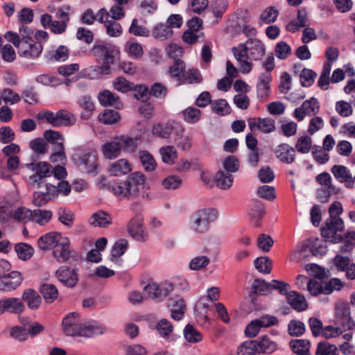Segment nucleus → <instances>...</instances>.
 Instances as JSON below:
<instances>
[{
    "label": "nucleus",
    "instance_id": "nucleus-1",
    "mask_svg": "<svg viewBox=\"0 0 355 355\" xmlns=\"http://www.w3.org/2000/svg\"><path fill=\"white\" fill-rule=\"evenodd\" d=\"M236 60L239 63L242 73H248L252 68L248 52L254 60L261 59L265 54L263 44L258 39H249L245 43L240 44L237 47L232 48Z\"/></svg>",
    "mask_w": 355,
    "mask_h": 355
},
{
    "label": "nucleus",
    "instance_id": "nucleus-2",
    "mask_svg": "<svg viewBox=\"0 0 355 355\" xmlns=\"http://www.w3.org/2000/svg\"><path fill=\"white\" fill-rule=\"evenodd\" d=\"M146 176L141 172L131 173L126 180L110 186L101 182L99 187L102 189L112 190L119 198H134L139 195L141 190L144 189Z\"/></svg>",
    "mask_w": 355,
    "mask_h": 355
},
{
    "label": "nucleus",
    "instance_id": "nucleus-3",
    "mask_svg": "<svg viewBox=\"0 0 355 355\" xmlns=\"http://www.w3.org/2000/svg\"><path fill=\"white\" fill-rule=\"evenodd\" d=\"M94 53L101 58L103 64L101 66H91L87 69L88 76L94 78L100 75L110 73V65L114 62L115 58L119 55V49L112 44L95 45L93 48Z\"/></svg>",
    "mask_w": 355,
    "mask_h": 355
},
{
    "label": "nucleus",
    "instance_id": "nucleus-4",
    "mask_svg": "<svg viewBox=\"0 0 355 355\" xmlns=\"http://www.w3.org/2000/svg\"><path fill=\"white\" fill-rule=\"evenodd\" d=\"M5 38L18 49L19 53L28 58H37L42 51V46L39 42H35L33 39L21 41L19 35L12 31H8Z\"/></svg>",
    "mask_w": 355,
    "mask_h": 355
},
{
    "label": "nucleus",
    "instance_id": "nucleus-5",
    "mask_svg": "<svg viewBox=\"0 0 355 355\" xmlns=\"http://www.w3.org/2000/svg\"><path fill=\"white\" fill-rule=\"evenodd\" d=\"M218 217V211L214 208H203L195 211L189 218V227L194 232H207L210 224Z\"/></svg>",
    "mask_w": 355,
    "mask_h": 355
},
{
    "label": "nucleus",
    "instance_id": "nucleus-6",
    "mask_svg": "<svg viewBox=\"0 0 355 355\" xmlns=\"http://www.w3.org/2000/svg\"><path fill=\"white\" fill-rule=\"evenodd\" d=\"M37 118L44 120L53 127L71 126L76 122V116L66 110H60L56 112L46 111L37 114Z\"/></svg>",
    "mask_w": 355,
    "mask_h": 355
},
{
    "label": "nucleus",
    "instance_id": "nucleus-7",
    "mask_svg": "<svg viewBox=\"0 0 355 355\" xmlns=\"http://www.w3.org/2000/svg\"><path fill=\"white\" fill-rule=\"evenodd\" d=\"M344 230V223L339 217L329 218L321 230L322 235L326 239L327 241L333 243H338L343 241V236L336 234L338 232H342Z\"/></svg>",
    "mask_w": 355,
    "mask_h": 355
},
{
    "label": "nucleus",
    "instance_id": "nucleus-8",
    "mask_svg": "<svg viewBox=\"0 0 355 355\" xmlns=\"http://www.w3.org/2000/svg\"><path fill=\"white\" fill-rule=\"evenodd\" d=\"M335 311L336 321L338 324L345 329L355 328V323L351 317L350 307L347 302H338L335 305Z\"/></svg>",
    "mask_w": 355,
    "mask_h": 355
},
{
    "label": "nucleus",
    "instance_id": "nucleus-9",
    "mask_svg": "<svg viewBox=\"0 0 355 355\" xmlns=\"http://www.w3.org/2000/svg\"><path fill=\"white\" fill-rule=\"evenodd\" d=\"M144 290L148 298L159 302L171 293V284L166 281L160 284L153 282L147 284Z\"/></svg>",
    "mask_w": 355,
    "mask_h": 355
},
{
    "label": "nucleus",
    "instance_id": "nucleus-10",
    "mask_svg": "<svg viewBox=\"0 0 355 355\" xmlns=\"http://www.w3.org/2000/svg\"><path fill=\"white\" fill-rule=\"evenodd\" d=\"M316 181L324 188L318 191V198L322 202H327L331 195L336 193V188L332 184V178L329 173L323 172L316 176Z\"/></svg>",
    "mask_w": 355,
    "mask_h": 355
},
{
    "label": "nucleus",
    "instance_id": "nucleus-11",
    "mask_svg": "<svg viewBox=\"0 0 355 355\" xmlns=\"http://www.w3.org/2000/svg\"><path fill=\"white\" fill-rule=\"evenodd\" d=\"M320 111V103L315 97L303 102L302 105L295 108L294 116L299 121L304 120L305 116H315Z\"/></svg>",
    "mask_w": 355,
    "mask_h": 355
},
{
    "label": "nucleus",
    "instance_id": "nucleus-12",
    "mask_svg": "<svg viewBox=\"0 0 355 355\" xmlns=\"http://www.w3.org/2000/svg\"><path fill=\"white\" fill-rule=\"evenodd\" d=\"M82 324L79 314L76 312L69 313L62 320L64 332L69 336H79Z\"/></svg>",
    "mask_w": 355,
    "mask_h": 355
},
{
    "label": "nucleus",
    "instance_id": "nucleus-13",
    "mask_svg": "<svg viewBox=\"0 0 355 355\" xmlns=\"http://www.w3.org/2000/svg\"><path fill=\"white\" fill-rule=\"evenodd\" d=\"M250 130L255 132L260 131L265 134L272 132L275 130V122L270 118L250 117L248 119Z\"/></svg>",
    "mask_w": 355,
    "mask_h": 355
},
{
    "label": "nucleus",
    "instance_id": "nucleus-14",
    "mask_svg": "<svg viewBox=\"0 0 355 355\" xmlns=\"http://www.w3.org/2000/svg\"><path fill=\"white\" fill-rule=\"evenodd\" d=\"M24 279L22 274L19 271H12L0 277V290L12 291L18 288Z\"/></svg>",
    "mask_w": 355,
    "mask_h": 355
},
{
    "label": "nucleus",
    "instance_id": "nucleus-15",
    "mask_svg": "<svg viewBox=\"0 0 355 355\" xmlns=\"http://www.w3.org/2000/svg\"><path fill=\"white\" fill-rule=\"evenodd\" d=\"M129 234L137 241H144L148 238V234L143 226V217L136 215L128 226Z\"/></svg>",
    "mask_w": 355,
    "mask_h": 355
},
{
    "label": "nucleus",
    "instance_id": "nucleus-16",
    "mask_svg": "<svg viewBox=\"0 0 355 355\" xmlns=\"http://www.w3.org/2000/svg\"><path fill=\"white\" fill-rule=\"evenodd\" d=\"M25 309L24 304L19 298L9 297L0 300V314L3 313L5 311L19 314L23 313Z\"/></svg>",
    "mask_w": 355,
    "mask_h": 355
},
{
    "label": "nucleus",
    "instance_id": "nucleus-17",
    "mask_svg": "<svg viewBox=\"0 0 355 355\" xmlns=\"http://www.w3.org/2000/svg\"><path fill=\"white\" fill-rule=\"evenodd\" d=\"M46 193L51 200L58 197L59 194L67 196L71 191V186L67 181L56 182H45Z\"/></svg>",
    "mask_w": 355,
    "mask_h": 355
},
{
    "label": "nucleus",
    "instance_id": "nucleus-18",
    "mask_svg": "<svg viewBox=\"0 0 355 355\" xmlns=\"http://www.w3.org/2000/svg\"><path fill=\"white\" fill-rule=\"evenodd\" d=\"M56 276L60 282L69 288L74 287L78 282L77 272L74 269L69 267H60L56 271Z\"/></svg>",
    "mask_w": 355,
    "mask_h": 355
},
{
    "label": "nucleus",
    "instance_id": "nucleus-19",
    "mask_svg": "<svg viewBox=\"0 0 355 355\" xmlns=\"http://www.w3.org/2000/svg\"><path fill=\"white\" fill-rule=\"evenodd\" d=\"M331 172L335 178L344 183L346 187H354L353 175L348 168L343 165H334L331 167Z\"/></svg>",
    "mask_w": 355,
    "mask_h": 355
},
{
    "label": "nucleus",
    "instance_id": "nucleus-20",
    "mask_svg": "<svg viewBox=\"0 0 355 355\" xmlns=\"http://www.w3.org/2000/svg\"><path fill=\"white\" fill-rule=\"evenodd\" d=\"M69 245V239L64 236L55 246V249L53 251V257L59 263H65L69 259L71 256Z\"/></svg>",
    "mask_w": 355,
    "mask_h": 355
},
{
    "label": "nucleus",
    "instance_id": "nucleus-21",
    "mask_svg": "<svg viewBox=\"0 0 355 355\" xmlns=\"http://www.w3.org/2000/svg\"><path fill=\"white\" fill-rule=\"evenodd\" d=\"M272 75L268 72L261 73L258 77L257 84V96L261 99L266 98L270 92V83L272 81Z\"/></svg>",
    "mask_w": 355,
    "mask_h": 355
},
{
    "label": "nucleus",
    "instance_id": "nucleus-22",
    "mask_svg": "<svg viewBox=\"0 0 355 355\" xmlns=\"http://www.w3.org/2000/svg\"><path fill=\"white\" fill-rule=\"evenodd\" d=\"M101 150L106 159H114L119 157L122 150L119 137H114L112 141L105 143L101 147Z\"/></svg>",
    "mask_w": 355,
    "mask_h": 355
},
{
    "label": "nucleus",
    "instance_id": "nucleus-23",
    "mask_svg": "<svg viewBox=\"0 0 355 355\" xmlns=\"http://www.w3.org/2000/svg\"><path fill=\"white\" fill-rule=\"evenodd\" d=\"M106 331L105 327L97 321L83 322L79 336L91 337L103 334Z\"/></svg>",
    "mask_w": 355,
    "mask_h": 355
},
{
    "label": "nucleus",
    "instance_id": "nucleus-24",
    "mask_svg": "<svg viewBox=\"0 0 355 355\" xmlns=\"http://www.w3.org/2000/svg\"><path fill=\"white\" fill-rule=\"evenodd\" d=\"M112 216L108 213L98 211L91 216L88 223L94 227L106 228L112 223Z\"/></svg>",
    "mask_w": 355,
    "mask_h": 355
},
{
    "label": "nucleus",
    "instance_id": "nucleus-25",
    "mask_svg": "<svg viewBox=\"0 0 355 355\" xmlns=\"http://www.w3.org/2000/svg\"><path fill=\"white\" fill-rule=\"evenodd\" d=\"M276 157L282 162L291 164L295 158V148L287 144H281L275 151Z\"/></svg>",
    "mask_w": 355,
    "mask_h": 355
},
{
    "label": "nucleus",
    "instance_id": "nucleus-26",
    "mask_svg": "<svg viewBox=\"0 0 355 355\" xmlns=\"http://www.w3.org/2000/svg\"><path fill=\"white\" fill-rule=\"evenodd\" d=\"M64 237L59 232H49L38 239V245L42 250H49L55 247Z\"/></svg>",
    "mask_w": 355,
    "mask_h": 355
},
{
    "label": "nucleus",
    "instance_id": "nucleus-27",
    "mask_svg": "<svg viewBox=\"0 0 355 355\" xmlns=\"http://www.w3.org/2000/svg\"><path fill=\"white\" fill-rule=\"evenodd\" d=\"M73 160L78 165H84L89 173H96L97 164L95 155L91 153H85L79 155L78 159L73 157Z\"/></svg>",
    "mask_w": 355,
    "mask_h": 355
},
{
    "label": "nucleus",
    "instance_id": "nucleus-28",
    "mask_svg": "<svg viewBox=\"0 0 355 355\" xmlns=\"http://www.w3.org/2000/svg\"><path fill=\"white\" fill-rule=\"evenodd\" d=\"M132 171V166L126 159H120L110 166L109 172L114 176L128 174Z\"/></svg>",
    "mask_w": 355,
    "mask_h": 355
},
{
    "label": "nucleus",
    "instance_id": "nucleus-29",
    "mask_svg": "<svg viewBox=\"0 0 355 355\" xmlns=\"http://www.w3.org/2000/svg\"><path fill=\"white\" fill-rule=\"evenodd\" d=\"M288 303L294 309L302 311L307 309L308 305L304 295L297 291H291L287 295Z\"/></svg>",
    "mask_w": 355,
    "mask_h": 355
},
{
    "label": "nucleus",
    "instance_id": "nucleus-30",
    "mask_svg": "<svg viewBox=\"0 0 355 355\" xmlns=\"http://www.w3.org/2000/svg\"><path fill=\"white\" fill-rule=\"evenodd\" d=\"M22 300L27 304L29 309L34 310L38 309L42 303L40 295L33 289H26L22 294Z\"/></svg>",
    "mask_w": 355,
    "mask_h": 355
},
{
    "label": "nucleus",
    "instance_id": "nucleus-31",
    "mask_svg": "<svg viewBox=\"0 0 355 355\" xmlns=\"http://www.w3.org/2000/svg\"><path fill=\"white\" fill-rule=\"evenodd\" d=\"M98 101L104 106H113L116 108H120L122 105L119 98L108 90L98 94Z\"/></svg>",
    "mask_w": 355,
    "mask_h": 355
},
{
    "label": "nucleus",
    "instance_id": "nucleus-32",
    "mask_svg": "<svg viewBox=\"0 0 355 355\" xmlns=\"http://www.w3.org/2000/svg\"><path fill=\"white\" fill-rule=\"evenodd\" d=\"M78 104L84 110V112L80 115L81 119L85 120L89 119L92 116L93 112L95 110V105L92 101V98L89 96H83L79 98Z\"/></svg>",
    "mask_w": 355,
    "mask_h": 355
},
{
    "label": "nucleus",
    "instance_id": "nucleus-33",
    "mask_svg": "<svg viewBox=\"0 0 355 355\" xmlns=\"http://www.w3.org/2000/svg\"><path fill=\"white\" fill-rule=\"evenodd\" d=\"M40 291L47 303L53 302L59 295L57 287L52 284H43L40 286Z\"/></svg>",
    "mask_w": 355,
    "mask_h": 355
},
{
    "label": "nucleus",
    "instance_id": "nucleus-34",
    "mask_svg": "<svg viewBox=\"0 0 355 355\" xmlns=\"http://www.w3.org/2000/svg\"><path fill=\"white\" fill-rule=\"evenodd\" d=\"M159 154L162 160L164 163L167 164H173L175 163L178 157V152L175 148L173 146H165L159 148Z\"/></svg>",
    "mask_w": 355,
    "mask_h": 355
},
{
    "label": "nucleus",
    "instance_id": "nucleus-35",
    "mask_svg": "<svg viewBox=\"0 0 355 355\" xmlns=\"http://www.w3.org/2000/svg\"><path fill=\"white\" fill-rule=\"evenodd\" d=\"M185 70V63L182 60L178 59L175 60L173 64L169 67L168 73L172 78H174L177 81L181 83Z\"/></svg>",
    "mask_w": 355,
    "mask_h": 355
},
{
    "label": "nucleus",
    "instance_id": "nucleus-36",
    "mask_svg": "<svg viewBox=\"0 0 355 355\" xmlns=\"http://www.w3.org/2000/svg\"><path fill=\"white\" fill-rule=\"evenodd\" d=\"M290 346L296 355H310V342L308 340H293Z\"/></svg>",
    "mask_w": 355,
    "mask_h": 355
},
{
    "label": "nucleus",
    "instance_id": "nucleus-37",
    "mask_svg": "<svg viewBox=\"0 0 355 355\" xmlns=\"http://www.w3.org/2000/svg\"><path fill=\"white\" fill-rule=\"evenodd\" d=\"M214 179L216 185L222 189H227L232 185L233 177L227 172L223 171H218Z\"/></svg>",
    "mask_w": 355,
    "mask_h": 355
},
{
    "label": "nucleus",
    "instance_id": "nucleus-38",
    "mask_svg": "<svg viewBox=\"0 0 355 355\" xmlns=\"http://www.w3.org/2000/svg\"><path fill=\"white\" fill-rule=\"evenodd\" d=\"M27 167L31 171L37 173L44 179L50 177L52 174V167L47 162H40L37 164L32 163L27 164Z\"/></svg>",
    "mask_w": 355,
    "mask_h": 355
},
{
    "label": "nucleus",
    "instance_id": "nucleus-39",
    "mask_svg": "<svg viewBox=\"0 0 355 355\" xmlns=\"http://www.w3.org/2000/svg\"><path fill=\"white\" fill-rule=\"evenodd\" d=\"M152 34L156 39L165 40L173 35V31L166 24L160 23L154 27Z\"/></svg>",
    "mask_w": 355,
    "mask_h": 355
},
{
    "label": "nucleus",
    "instance_id": "nucleus-40",
    "mask_svg": "<svg viewBox=\"0 0 355 355\" xmlns=\"http://www.w3.org/2000/svg\"><path fill=\"white\" fill-rule=\"evenodd\" d=\"M140 162L146 171H153L157 166V163L153 156L146 150H141L139 153Z\"/></svg>",
    "mask_w": 355,
    "mask_h": 355
},
{
    "label": "nucleus",
    "instance_id": "nucleus-41",
    "mask_svg": "<svg viewBox=\"0 0 355 355\" xmlns=\"http://www.w3.org/2000/svg\"><path fill=\"white\" fill-rule=\"evenodd\" d=\"M202 80V76L197 69L185 70L181 83L198 84Z\"/></svg>",
    "mask_w": 355,
    "mask_h": 355
},
{
    "label": "nucleus",
    "instance_id": "nucleus-42",
    "mask_svg": "<svg viewBox=\"0 0 355 355\" xmlns=\"http://www.w3.org/2000/svg\"><path fill=\"white\" fill-rule=\"evenodd\" d=\"M52 215L50 210L35 209L33 211L32 220L40 225H44L50 221Z\"/></svg>",
    "mask_w": 355,
    "mask_h": 355
},
{
    "label": "nucleus",
    "instance_id": "nucleus-43",
    "mask_svg": "<svg viewBox=\"0 0 355 355\" xmlns=\"http://www.w3.org/2000/svg\"><path fill=\"white\" fill-rule=\"evenodd\" d=\"M257 340H248L240 345L237 349L239 355H257L258 354Z\"/></svg>",
    "mask_w": 355,
    "mask_h": 355
},
{
    "label": "nucleus",
    "instance_id": "nucleus-44",
    "mask_svg": "<svg viewBox=\"0 0 355 355\" xmlns=\"http://www.w3.org/2000/svg\"><path fill=\"white\" fill-rule=\"evenodd\" d=\"M172 132L173 127L168 123H157L152 128V133L162 138H168Z\"/></svg>",
    "mask_w": 355,
    "mask_h": 355
},
{
    "label": "nucleus",
    "instance_id": "nucleus-45",
    "mask_svg": "<svg viewBox=\"0 0 355 355\" xmlns=\"http://www.w3.org/2000/svg\"><path fill=\"white\" fill-rule=\"evenodd\" d=\"M104 26L107 35L111 37H119L123 33V28L116 20L110 19V21H106Z\"/></svg>",
    "mask_w": 355,
    "mask_h": 355
},
{
    "label": "nucleus",
    "instance_id": "nucleus-46",
    "mask_svg": "<svg viewBox=\"0 0 355 355\" xmlns=\"http://www.w3.org/2000/svg\"><path fill=\"white\" fill-rule=\"evenodd\" d=\"M212 111L220 116H224L230 113L231 108L225 99H218L212 101Z\"/></svg>",
    "mask_w": 355,
    "mask_h": 355
},
{
    "label": "nucleus",
    "instance_id": "nucleus-47",
    "mask_svg": "<svg viewBox=\"0 0 355 355\" xmlns=\"http://www.w3.org/2000/svg\"><path fill=\"white\" fill-rule=\"evenodd\" d=\"M254 293L266 295L271 293L270 282H266L263 279H255L252 285Z\"/></svg>",
    "mask_w": 355,
    "mask_h": 355
},
{
    "label": "nucleus",
    "instance_id": "nucleus-48",
    "mask_svg": "<svg viewBox=\"0 0 355 355\" xmlns=\"http://www.w3.org/2000/svg\"><path fill=\"white\" fill-rule=\"evenodd\" d=\"M316 77L317 73L315 71L304 68L300 73V83L303 87H310L313 84Z\"/></svg>",
    "mask_w": 355,
    "mask_h": 355
},
{
    "label": "nucleus",
    "instance_id": "nucleus-49",
    "mask_svg": "<svg viewBox=\"0 0 355 355\" xmlns=\"http://www.w3.org/2000/svg\"><path fill=\"white\" fill-rule=\"evenodd\" d=\"M312 148V139L309 136L300 137L296 142L295 150L302 154L308 153Z\"/></svg>",
    "mask_w": 355,
    "mask_h": 355
},
{
    "label": "nucleus",
    "instance_id": "nucleus-50",
    "mask_svg": "<svg viewBox=\"0 0 355 355\" xmlns=\"http://www.w3.org/2000/svg\"><path fill=\"white\" fill-rule=\"evenodd\" d=\"M254 267L264 274H269L272 269V261L267 257L257 258L254 261Z\"/></svg>",
    "mask_w": 355,
    "mask_h": 355
},
{
    "label": "nucleus",
    "instance_id": "nucleus-51",
    "mask_svg": "<svg viewBox=\"0 0 355 355\" xmlns=\"http://www.w3.org/2000/svg\"><path fill=\"white\" fill-rule=\"evenodd\" d=\"M210 263V259L205 255L193 257L189 262V267L191 270H200L205 268Z\"/></svg>",
    "mask_w": 355,
    "mask_h": 355
},
{
    "label": "nucleus",
    "instance_id": "nucleus-52",
    "mask_svg": "<svg viewBox=\"0 0 355 355\" xmlns=\"http://www.w3.org/2000/svg\"><path fill=\"white\" fill-rule=\"evenodd\" d=\"M258 354H270L276 349L275 343L271 341L268 338H263L259 341H257Z\"/></svg>",
    "mask_w": 355,
    "mask_h": 355
},
{
    "label": "nucleus",
    "instance_id": "nucleus-53",
    "mask_svg": "<svg viewBox=\"0 0 355 355\" xmlns=\"http://www.w3.org/2000/svg\"><path fill=\"white\" fill-rule=\"evenodd\" d=\"M15 251L19 259L22 260H28L33 256V248L26 243H18L15 245Z\"/></svg>",
    "mask_w": 355,
    "mask_h": 355
},
{
    "label": "nucleus",
    "instance_id": "nucleus-54",
    "mask_svg": "<svg viewBox=\"0 0 355 355\" xmlns=\"http://www.w3.org/2000/svg\"><path fill=\"white\" fill-rule=\"evenodd\" d=\"M305 330L304 323L300 320H293L288 325V334L292 336H300L304 333Z\"/></svg>",
    "mask_w": 355,
    "mask_h": 355
},
{
    "label": "nucleus",
    "instance_id": "nucleus-55",
    "mask_svg": "<svg viewBox=\"0 0 355 355\" xmlns=\"http://www.w3.org/2000/svg\"><path fill=\"white\" fill-rule=\"evenodd\" d=\"M184 119L189 123H195L200 119L201 112L196 107H189L182 112Z\"/></svg>",
    "mask_w": 355,
    "mask_h": 355
},
{
    "label": "nucleus",
    "instance_id": "nucleus-56",
    "mask_svg": "<svg viewBox=\"0 0 355 355\" xmlns=\"http://www.w3.org/2000/svg\"><path fill=\"white\" fill-rule=\"evenodd\" d=\"M166 282L171 284V293L175 288H179L182 291H188L190 288L187 279L183 276L174 277L171 281H166Z\"/></svg>",
    "mask_w": 355,
    "mask_h": 355
},
{
    "label": "nucleus",
    "instance_id": "nucleus-57",
    "mask_svg": "<svg viewBox=\"0 0 355 355\" xmlns=\"http://www.w3.org/2000/svg\"><path fill=\"white\" fill-rule=\"evenodd\" d=\"M120 116L117 112L106 110L98 115V120L104 124H113L118 121Z\"/></svg>",
    "mask_w": 355,
    "mask_h": 355
},
{
    "label": "nucleus",
    "instance_id": "nucleus-58",
    "mask_svg": "<svg viewBox=\"0 0 355 355\" xmlns=\"http://www.w3.org/2000/svg\"><path fill=\"white\" fill-rule=\"evenodd\" d=\"M121 150L128 153L136 150L137 148V139L136 138L127 137L124 136L119 137Z\"/></svg>",
    "mask_w": 355,
    "mask_h": 355
},
{
    "label": "nucleus",
    "instance_id": "nucleus-59",
    "mask_svg": "<svg viewBox=\"0 0 355 355\" xmlns=\"http://www.w3.org/2000/svg\"><path fill=\"white\" fill-rule=\"evenodd\" d=\"M58 219L63 225L71 227L74 220V214L69 209L60 208L58 210Z\"/></svg>",
    "mask_w": 355,
    "mask_h": 355
},
{
    "label": "nucleus",
    "instance_id": "nucleus-60",
    "mask_svg": "<svg viewBox=\"0 0 355 355\" xmlns=\"http://www.w3.org/2000/svg\"><path fill=\"white\" fill-rule=\"evenodd\" d=\"M182 180L175 175H170L162 181V185L164 189L167 190H175L178 189L182 184Z\"/></svg>",
    "mask_w": 355,
    "mask_h": 355
},
{
    "label": "nucleus",
    "instance_id": "nucleus-61",
    "mask_svg": "<svg viewBox=\"0 0 355 355\" xmlns=\"http://www.w3.org/2000/svg\"><path fill=\"white\" fill-rule=\"evenodd\" d=\"M128 241L125 239L119 240L114 243L111 252L112 261L114 259H117L125 253L128 248Z\"/></svg>",
    "mask_w": 355,
    "mask_h": 355
},
{
    "label": "nucleus",
    "instance_id": "nucleus-62",
    "mask_svg": "<svg viewBox=\"0 0 355 355\" xmlns=\"http://www.w3.org/2000/svg\"><path fill=\"white\" fill-rule=\"evenodd\" d=\"M185 339L191 343H197L202 340L201 334L190 324H187L184 331Z\"/></svg>",
    "mask_w": 355,
    "mask_h": 355
},
{
    "label": "nucleus",
    "instance_id": "nucleus-63",
    "mask_svg": "<svg viewBox=\"0 0 355 355\" xmlns=\"http://www.w3.org/2000/svg\"><path fill=\"white\" fill-rule=\"evenodd\" d=\"M275 51L279 59L284 60L291 54V48L286 42L281 41L276 44Z\"/></svg>",
    "mask_w": 355,
    "mask_h": 355
},
{
    "label": "nucleus",
    "instance_id": "nucleus-64",
    "mask_svg": "<svg viewBox=\"0 0 355 355\" xmlns=\"http://www.w3.org/2000/svg\"><path fill=\"white\" fill-rule=\"evenodd\" d=\"M316 355H338L337 347L327 343L318 344Z\"/></svg>",
    "mask_w": 355,
    "mask_h": 355
}]
</instances>
